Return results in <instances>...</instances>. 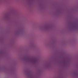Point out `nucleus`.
Listing matches in <instances>:
<instances>
[{"label":"nucleus","mask_w":78,"mask_h":78,"mask_svg":"<svg viewBox=\"0 0 78 78\" xmlns=\"http://www.w3.org/2000/svg\"><path fill=\"white\" fill-rule=\"evenodd\" d=\"M28 62H30V63H32V64H35V63L36 62V60L34 59H31L29 60Z\"/></svg>","instance_id":"nucleus-1"},{"label":"nucleus","mask_w":78,"mask_h":78,"mask_svg":"<svg viewBox=\"0 0 78 78\" xmlns=\"http://www.w3.org/2000/svg\"><path fill=\"white\" fill-rule=\"evenodd\" d=\"M48 26H46L45 27V30H47V29H48Z\"/></svg>","instance_id":"nucleus-2"}]
</instances>
